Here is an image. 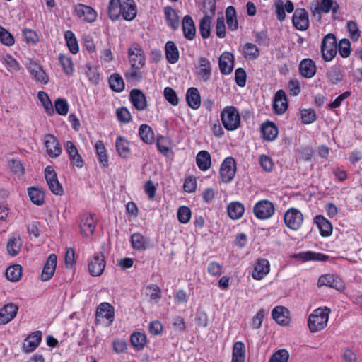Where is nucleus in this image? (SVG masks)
Masks as SVG:
<instances>
[{"mask_svg": "<svg viewBox=\"0 0 362 362\" xmlns=\"http://www.w3.org/2000/svg\"><path fill=\"white\" fill-rule=\"evenodd\" d=\"M330 312V309L327 307L315 309L308 317V325L310 331L317 332L325 329L327 325Z\"/></svg>", "mask_w": 362, "mask_h": 362, "instance_id": "f257e3e1", "label": "nucleus"}, {"mask_svg": "<svg viewBox=\"0 0 362 362\" xmlns=\"http://www.w3.org/2000/svg\"><path fill=\"white\" fill-rule=\"evenodd\" d=\"M312 16L317 21L322 19V13H328L332 11L334 16L339 11V4L334 0H320V1L312 2L309 7Z\"/></svg>", "mask_w": 362, "mask_h": 362, "instance_id": "f03ea898", "label": "nucleus"}, {"mask_svg": "<svg viewBox=\"0 0 362 362\" xmlns=\"http://www.w3.org/2000/svg\"><path fill=\"white\" fill-rule=\"evenodd\" d=\"M221 121L223 127L228 131L238 129L240 124V117L237 109L233 106L226 107L221 112Z\"/></svg>", "mask_w": 362, "mask_h": 362, "instance_id": "7ed1b4c3", "label": "nucleus"}, {"mask_svg": "<svg viewBox=\"0 0 362 362\" xmlns=\"http://www.w3.org/2000/svg\"><path fill=\"white\" fill-rule=\"evenodd\" d=\"M321 52L325 61L329 62L337 54V40L335 36L327 34L322 41Z\"/></svg>", "mask_w": 362, "mask_h": 362, "instance_id": "20e7f679", "label": "nucleus"}, {"mask_svg": "<svg viewBox=\"0 0 362 362\" xmlns=\"http://www.w3.org/2000/svg\"><path fill=\"white\" fill-rule=\"evenodd\" d=\"M106 262L103 252H99L93 255L88 262V271L93 276H100L104 272Z\"/></svg>", "mask_w": 362, "mask_h": 362, "instance_id": "39448f33", "label": "nucleus"}, {"mask_svg": "<svg viewBox=\"0 0 362 362\" xmlns=\"http://www.w3.org/2000/svg\"><path fill=\"white\" fill-rule=\"evenodd\" d=\"M303 216L297 209L291 208L284 214V222L288 228L291 230H298L302 225Z\"/></svg>", "mask_w": 362, "mask_h": 362, "instance_id": "423d86ee", "label": "nucleus"}, {"mask_svg": "<svg viewBox=\"0 0 362 362\" xmlns=\"http://www.w3.org/2000/svg\"><path fill=\"white\" fill-rule=\"evenodd\" d=\"M292 22L293 26L298 30L305 31L308 29L309 15L305 8H298L294 11Z\"/></svg>", "mask_w": 362, "mask_h": 362, "instance_id": "0eeeda50", "label": "nucleus"}, {"mask_svg": "<svg viewBox=\"0 0 362 362\" xmlns=\"http://www.w3.org/2000/svg\"><path fill=\"white\" fill-rule=\"evenodd\" d=\"M115 317L114 307L108 303H102L97 308L95 314V323L100 324L101 319L107 320V325H110Z\"/></svg>", "mask_w": 362, "mask_h": 362, "instance_id": "6e6552de", "label": "nucleus"}, {"mask_svg": "<svg viewBox=\"0 0 362 362\" xmlns=\"http://www.w3.org/2000/svg\"><path fill=\"white\" fill-rule=\"evenodd\" d=\"M253 211L257 218L267 219L273 215L274 206L271 202L262 200L255 205Z\"/></svg>", "mask_w": 362, "mask_h": 362, "instance_id": "1a4fd4ad", "label": "nucleus"}, {"mask_svg": "<svg viewBox=\"0 0 362 362\" xmlns=\"http://www.w3.org/2000/svg\"><path fill=\"white\" fill-rule=\"evenodd\" d=\"M236 171V163L231 157L226 158L221 164L220 175L223 182H228L233 180Z\"/></svg>", "mask_w": 362, "mask_h": 362, "instance_id": "9d476101", "label": "nucleus"}, {"mask_svg": "<svg viewBox=\"0 0 362 362\" xmlns=\"http://www.w3.org/2000/svg\"><path fill=\"white\" fill-rule=\"evenodd\" d=\"M129 59L132 67L141 69L145 65V57L143 50L137 45L132 46L128 51Z\"/></svg>", "mask_w": 362, "mask_h": 362, "instance_id": "9b49d317", "label": "nucleus"}, {"mask_svg": "<svg viewBox=\"0 0 362 362\" xmlns=\"http://www.w3.org/2000/svg\"><path fill=\"white\" fill-rule=\"evenodd\" d=\"M74 13L81 20L92 23L96 20V11L89 6L78 4L75 6Z\"/></svg>", "mask_w": 362, "mask_h": 362, "instance_id": "f8f14e48", "label": "nucleus"}, {"mask_svg": "<svg viewBox=\"0 0 362 362\" xmlns=\"http://www.w3.org/2000/svg\"><path fill=\"white\" fill-rule=\"evenodd\" d=\"M47 184L53 194L56 195L64 194L63 187L59 183L56 173L49 166H47Z\"/></svg>", "mask_w": 362, "mask_h": 362, "instance_id": "ddd939ff", "label": "nucleus"}, {"mask_svg": "<svg viewBox=\"0 0 362 362\" xmlns=\"http://www.w3.org/2000/svg\"><path fill=\"white\" fill-rule=\"evenodd\" d=\"M65 149L69 155L71 164L79 168H82L84 163L83 160L75 144L72 141H68L65 144Z\"/></svg>", "mask_w": 362, "mask_h": 362, "instance_id": "4468645a", "label": "nucleus"}, {"mask_svg": "<svg viewBox=\"0 0 362 362\" xmlns=\"http://www.w3.org/2000/svg\"><path fill=\"white\" fill-rule=\"evenodd\" d=\"M79 226L81 235L89 237L93 235L95 229L96 221L91 214H84L81 217Z\"/></svg>", "mask_w": 362, "mask_h": 362, "instance_id": "2eb2a0df", "label": "nucleus"}, {"mask_svg": "<svg viewBox=\"0 0 362 362\" xmlns=\"http://www.w3.org/2000/svg\"><path fill=\"white\" fill-rule=\"evenodd\" d=\"M42 334L40 331H36L29 334L23 341V350L26 353L34 351L42 340Z\"/></svg>", "mask_w": 362, "mask_h": 362, "instance_id": "dca6fc26", "label": "nucleus"}, {"mask_svg": "<svg viewBox=\"0 0 362 362\" xmlns=\"http://www.w3.org/2000/svg\"><path fill=\"white\" fill-rule=\"evenodd\" d=\"M317 286L319 287L325 286L338 291L344 288V285L340 278L329 274L321 276L318 279Z\"/></svg>", "mask_w": 362, "mask_h": 362, "instance_id": "f3484780", "label": "nucleus"}, {"mask_svg": "<svg viewBox=\"0 0 362 362\" xmlns=\"http://www.w3.org/2000/svg\"><path fill=\"white\" fill-rule=\"evenodd\" d=\"M219 68L223 74H229L231 73L234 65V57L233 54L228 52H223L219 57Z\"/></svg>", "mask_w": 362, "mask_h": 362, "instance_id": "a211bd4d", "label": "nucleus"}, {"mask_svg": "<svg viewBox=\"0 0 362 362\" xmlns=\"http://www.w3.org/2000/svg\"><path fill=\"white\" fill-rule=\"evenodd\" d=\"M18 310V307L13 303L5 305L0 310V324L5 325L11 321L16 315Z\"/></svg>", "mask_w": 362, "mask_h": 362, "instance_id": "6ab92c4d", "label": "nucleus"}, {"mask_svg": "<svg viewBox=\"0 0 362 362\" xmlns=\"http://www.w3.org/2000/svg\"><path fill=\"white\" fill-rule=\"evenodd\" d=\"M269 270L270 265L269 261L266 259H259L255 264L252 276L255 279L260 280L269 272Z\"/></svg>", "mask_w": 362, "mask_h": 362, "instance_id": "aec40b11", "label": "nucleus"}, {"mask_svg": "<svg viewBox=\"0 0 362 362\" xmlns=\"http://www.w3.org/2000/svg\"><path fill=\"white\" fill-rule=\"evenodd\" d=\"M288 108L286 95L283 90H279L274 96L273 109L276 114H283Z\"/></svg>", "mask_w": 362, "mask_h": 362, "instance_id": "412c9836", "label": "nucleus"}, {"mask_svg": "<svg viewBox=\"0 0 362 362\" xmlns=\"http://www.w3.org/2000/svg\"><path fill=\"white\" fill-rule=\"evenodd\" d=\"M130 100L134 107L138 110H144L147 107V101L145 95L141 90L133 89L130 92Z\"/></svg>", "mask_w": 362, "mask_h": 362, "instance_id": "4be33fe9", "label": "nucleus"}, {"mask_svg": "<svg viewBox=\"0 0 362 362\" xmlns=\"http://www.w3.org/2000/svg\"><path fill=\"white\" fill-rule=\"evenodd\" d=\"M62 152L61 144L52 134H47V153L52 158L59 157Z\"/></svg>", "mask_w": 362, "mask_h": 362, "instance_id": "5701e85b", "label": "nucleus"}, {"mask_svg": "<svg viewBox=\"0 0 362 362\" xmlns=\"http://www.w3.org/2000/svg\"><path fill=\"white\" fill-rule=\"evenodd\" d=\"M182 30L185 38L192 40L196 34V28L192 17L186 15L182 21Z\"/></svg>", "mask_w": 362, "mask_h": 362, "instance_id": "b1692460", "label": "nucleus"}, {"mask_svg": "<svg viewBox=\"0 0 362 362\" xmlns=\"http://www.w3.org/2000/svg\"><path fill=\"white\" fill-rule=\"evenodd\" d=\"M300 74L305 78L313 77L316 72V66L315 62L310 59H303L299 66Z\"/></svg>", "mask_w": 362, "mask_h": 362, "instance_id": "393cba45", "label": "nucleus"}, {"mask_svg": "<svg viewBox=\"0 0 362 362\" xmlns=\"http://www.w3.org/2000/svg\"><path fill=\"white\" fill-rule=\"evenodd\" d=\"M289 311L283 306H276L272 310L273 319L279 325H286L289 322L288 315Z\"/></svg>", "mask_w": 362, "mask_h": 362, "instance_id": "a878e982", "label": "nucleus"}, {"mask_svg": "<svg viewBox=\"0 0 362 362\" xmlns=\"http://www.w3.org/2000/svg\"><path fill=\"white\" fill-rule=\"evenodd\" d=\"M186 100L188 105L192 109L197 110L201 105V97L197 88H189L186 93Z\"/></svg>", "mask_w": 362, "mask_h": 362, "instance_id": "bb28decb", "label": "nucleus"}, {"mask_svg": "<svg viewBox=\"0 0 362 362\" xmlns=\"http://www.w3.org/2000/svg\"><path fill=\"white\" fill-rule=\"evenodd\" d=\"M261 131L263 138L269 141L274 140L278 135V129L272 122H265L262 125Z\"/></svg>", "mask_w": 362, "mask_h": 362, "instance_id": "cd10ccee", "label": "nucleus"}, {"mask_svg": "<svg viewBox=\"0 0 362 362\" xmlns=\"http://www.w3.org/2000/svg\"><path fill=\"white\" fill-rule=\"evenodd\" d=\"M211 74V65L209 61L205 57H201L199 59L198 75L204 81H207Z\"/></svg>", "mask_w": 362, "mask_h": 362, "instance_id": "c85d7f7f", "label": "nucleus"}, {"mask_svg": "<svg viewBox=\"0 0 362 362\" xmlns=\"http://www.w3.org/2000/svg\"><path fill=\"white\" fill-rule=\"evenodd\" d=\"M121 15L126 21H132L136 17V8L132 0H127L122 4Z\"/></svg>", "mask_w": 362, "mask_h": 362, "instance_id": "c756f323", "label": "nucleus"}, {"mask_svg": "<svg viewBox=\"0 0 362 362\" xmlns=\"http://www.w3.org/2000/svg\"><path fill=\"white\" fill-rule=\"evenodd\" d=\"M122 4L120 0H110L107 13L112 21L117 20L122 14Z\"/></svg>", "mask_w": 362, "mask_h": 362, "instance_id": "7c9ffc66", "label": "nucleus"}, {"mask_svg": "<svg viewBox=\"0 0 362 362\" xmlns=\"http://www.w3.org/2000/svg\"><path fill=\"white\" fill-rule=\"evenodd\" d=\"M315 222L319 228L320 234L322 236L327 237L331 235L332 226L331 223L325 219L322 216H317L315 218Z\"/></svg>", "mask_w": 362, "mask_h": 362, "instance_id": "2f4dec72", "label": "nucleus"}, {"mask_svg": "<svg viewBox=\"0 0 362 362\" xmlns=\"http://www.w3.org/2000/svg\"><path fill=\"white\" fill-rule=\"evenodd\" d=\"M196 162L199 168L206 170L211 167V156L206 151H199L196 157Z\"/></svg>", "mask_w": 362, "mask_h": 362, "instance_id": "473e14b6", "label": "nucleus"}, {"mask_svg": "<svg viewBox=\"0 0 362 362\" xmlns=\"http://www.w3.org/2000/svg\"><path fill=\"white\" fill-rule=\"evenodd\" d=\"M116 149L118 154L124 158H127L130 154V148L129 141L122 136H118L116 139Z\"/></svg>", "mask_w": 362, "mask_h": 362, "instance_id": "72a5a7b5", "label": "nucleus"}, {"mask_svg": "<svg viewBox=\"0 0 362 362\" xmlns=\"http://www.w3.org/2000/svg\"><path fill=\"white\" fill-rule=\"evenodd\" d=\"M244 211V206L238 202H231L228 206V216L234 220L240 218L243 215Z\"/></svg>", "mask_w": 362, "mask_h": 362, "instance_id": "f704fd0d", "label": "nucleus"}, {"mask_svg": "<svg viewBox=\"0 0 362 362\" xmlns=\"http://www.w3.org/2000/svg\"><path fill=\"white\" fill-rule=\"evenodd\" d=\"M245 360V344L241 341H237L233 347V358L231 362H244Z\"/></svg>", "mask_w": 362, "mask_h": 362, "instance_id": "c9c22d12", "label": "nucleus"}, {"mask_svg": "<svg viewBox=\"0 0 362 362\" xmlns=\"http://www.w3.org/2000/svg\"><path fill=\"white\" fill-rule=\"evenodd\" d=\"M165 56L168 62L170 64H175L179 59L177 48L172 41H168L165 45Z\"/></svg>", "mask_w": 362, "mask_h": 362, "instance_id": "e433bc0d", "label": "nucleus"}, {"mask_svg": "<svg viewBox=\"0 0 362 362\" xmlns=\"http://www.w3.org/2000/svg\"><path fill=\"white\" fill-rule=\"evenodd\" d=\"M21 240L19 236L13 235L11 237L7 243V251L11 256H16L18 254L21 248Z\"/></svg>", "mask_w": 362, "mask_h": 362, "instance_id": "4c0bfd02", "label": "nucleus"}, {"mask_svg": "<svg viewBox=\"0 0 362 362\" xmlns=\"http://www.w3.org/2000/svg\"><path fill=\"white\" fill-rule=\"evenodd\" d=\"M165 16L168 25L174 30L179 27V18L177 12L172 7L165 8Z\"/></svg>", "mask_w": 362, "mask_h": 362, "instance_id": "58836bf2", "label": "nucleus"}, {"mask_svg": "<svg viewBox=\"0 0 362 362\" xmlns=\"http://www.w3.org/2000/svg\"><path fill=\"white\" fill-rule=\"evenodd\" d=\"M139 134L142 141L146 144H153L154 141V133L151 127L147 124H141Z\"/></svg>", "mask_w": 362, "mask_h": 362, "instance_id": "ea45409f", "label": "nucleus"}, {"mask_svg": "<svg viewBox=\"0 0 362 362\" xmlns=\"http://www.w3.org/2000/svg\"><path fill=\"white\" fill-rule=\"evenodd\" d=\"M244 57L250 60H255L259 56V49L255 45L247 42L243 48Z\"/></svg>", "mask_w": 362, "mask_h": 362, "instance_id": "a19ab883", "label": "nucleus"}, {"mask_svg": "<svg viewBox=\"0 0 362 362\" xmlns=\"http://www.w3.org/2000/svg\"><path fill=\"white\" fill-rule=\"evenodd\" d=\"M22 276V267L19 264L10 266L6 270V276L11 281H18Z\"/></svg>", "mask_w": 362, "mask_h": 362, "instance_id": "79ce46f5", "label": "nucleus"}, {"mask_svg": "<svg viewBox=\"0 0 362 362\" xmlns=\"http://www.w3.org/2000/svg\"><path fill=\"white\" fill-rule=\"evenodd\" d=\"M31 202L36 205H42L44 203L45 194L42 190L37 187H30L28 189Z\"/></svg>", "mask_w": 362, "mask_h": 362, "instance_id": "37998d69", "label": "nucleus"}, {"mask_svg": "<svg viewBox=\"0 0 362 362\" xmlns=\"http://www.w3.org/2000/svg\"><path fill=\"white\" fill-rule=\"evenodd\" d=\"M95 148L100 163L104 167H107L108 165V158L106 152V148L103 141H98L95 144Z\"/></svg>", "mask_w": 362, "mask_h": 362, "instance_id": "c03bdc74", "label": "nucleus"}, {"mask_svg": "<svg viewBox=\"0 0 362 362\" xmlns=\"http://www.w3.org/2000/svg\"><path fill=\"white\" fill-rule=\"evenodd\" d=\"M110 88L115 92H121L124 89V82L118 74H114L109 78Z\"/></svg>", "mask_w": 362, "mask_h": 362, "instance_id": "a18cd8bd", "label": "nucleus"}, {"mask_svg": "<svg viewBox=\"0 0 362 362\" xmlns=\"http://www.w3.org/2000/svg\"><path fill=\"white\" fill-rule=\"evenodd\" d=\"M131 344L137 349H142L146 344V336L144 333L134 332L130 338Z\"/></svg>", "mask_w": 362, "mask_h": 362, "instance_id": "49530a36", "label": "nucleus"}, {"mask_svg": "<svg viewBox=\"0 0 362 362\" xmlns=\"http://www.w3.org/2000/svg\"><path fill=\"white\" fill-rule=\"evenodd\" d=\"M211 17L209 16H204L199 23V31L202 37L204 39H206L210 36V28H211Z\"/></svg>", "mask_w": 362, "mask_h": 362, "instance_id": "de8ad7c7", "label": "nucleus"}, {"mask_svg": "<svg viewBox=\"0 0 362 362\" xmlns=\"http://www.w3.org/2000/svg\"><path fill=\"white\" fill-rule=\"evenodd\" d=\"M65 39L70 52L72 54H76L78 52V45L74 33L71 30L66 31L65 33Z\"/></svg>", "mask_w": 362, "mask_h": 362, "instance_id": "09e8293b", "label": "nucleus"}, {"mask_svg": "<svg viewBox=\"0 0 362 362\" xmlns=\"http://www.w3.org/2000/svg\"><path fill=\"white\" fill-rule=\"evenodd\" d=\"M30 74L35 80L42 82L45 79V71L42 68L35 62H30L28 66Z\"/></svg>", "mask_w": 362, "mask_h": 362, "instance_id": "8fccbe9b", "label": "nucleus"}, {"mask_svg": "<svg viewBox=\"0 0 362 362\" xmlns=\"http://www.w3.org/2000/svg\"><path fill=\"white\" fill-rule=\"evenodd\" d=\"M57 264V257L56 255L51 254L47 259V280L54 275Z\"/></svg>", "mask_w": 362, "mask_h": 362, "instance_id": "3c124183", "label": "nucleus"}, {"mask_svg": "<svg viewBox=\"0 0 362 362\" xmlns=\"http://www.w3.org/2000/svg\"><path fill=\"white\" fill-rule=\"evenodd\" d=\"M0 42L6 46H12L15 40L12 34L2 26H0Z\"/></svg>", "mask_w": 362, "mask_h": 362, "instance_id": "603ef678", "label": "nucleus"}, {"mask_svg": "<svg viewBox=\"0 0 362 362\" xmlns=\"http://www.w3.org/2000/svg\"><path fill=\"white\" fill-rule=\"evenodd\" d=\"M132 247L136 250H145L146 239L140 233H134L131 237Z\"/></svg>", "mask_w": 362, "mask_h": 362, "instance_id": "864d4df0", "label": "nucleus"}, {"mask_svg": "<svg viewBox=\"0 0 362 362\" xmlns=\"http://www.w3.org/2000/svg\"><path fill=\"white\" fill-rule=\"evenodd\" d=\"M146 295L151 301L158 302L161 298V291L158 286L152 284L146 287Z\"/></svg>", "mask_w": 362, "mask_h": 362, "instance_id": "5fc2aeb1", "label": "nucleus"}, {"mask_svg": "<svg viewBox=\"0 0 362 362\" xmlns=\"http://www.w3.org/2000/svg\"><path fill=\"white\" fill-rule=\"evenodd\" d=\"M86 74L91 83L96 84L99 82L100 74L96 67L87 64Z\"/></svg>", "mask_w": 362, "mask_h": 362, "instance_id": "6e6d98bb", "label": "nucleus"}, {"mask_svg": "<svg viewBox=\"0 0 362 362\" xmlns=\"http://www.w3.org/2000/svg\"><path fill=\"white\" fill-rule=\"evenodd\" d=\"M289 359V354L286 349L276 351L270 358L269 362H287Z\"/></svg>", "mask_w": 362, "mask_h": 362, "instance_id": "4d7b16f0", "label": "nucleus"}, {"mask_svg": "<svg viewBox=\"0 0 362 362\" xmlns=\"http://www.w3.org/2000/svg\"><path fill=\"white\" fill-rule=\"evenodd\" d=\"M54 108L59 115H66L69 111V105L65 99L57 98L54 101Z\"/></svg>", "mask_w": 362, "mask_h": 362, "instance_id": "13d9d810", "label": "nucleus"}, {"mask_svg": "<svg viewBox=\"0 0 362 362\" xmlns=\"http://www.w3.org/2000/svg\"><path fill=\"white\" fill-rule=\"evenodd\" d=\"M177 218L180 223H187L191 218V211L189 207L182 206L178 209Z\"/></svg>", "mask_w": 362, "mask_h": 362, "instance_id": "bf43d9fd", "label": "nucleus"}, {"mask_svg": "<svg viewBox=\"0 0 362 362\" xmlns=\"http://www.w3.org/2000/svg\"><path fill=\"white\" fill-rule=\"evenodd\" d=\"M327 76L329 81L333 83L336 84L342 80V74L337 67L331 68L327 73Z\"/></svg>", "mask_w": 362, "mask_h": 362, "instance_id": "052dcab7", "label": "nucleus"}, {"mask_svg": "<svg viewBox=\"0 0 362 362\" xmlns=\"http://www.w3.org/2000/svg\"><path fill=\"white\" fill-rule=\"evenodd\" d=\"M163 95L166 100L170 103L172 105H177L179 103V100L176 92L170 87H166L164 89Z\"/></svg>", "mask_w": 362, "mask_h": 362, "instance_id": "680f3d73", "label": "nucleus"}, {"mask_svg": "<svg viewBox=\"0 0 362 362\" xmlns=\"http://www.w3.org/2000/svg\"><path fill=\"white\" fill-rule=\"evenodd\" d=\"M59 60L65 73L67 74H72L74 69L71 58L64 54H60L59 56Z\"/></svg>", "mask_w": 362, "mask_h": 362, "instance_id": "e2e57ef3", "label": "nucleus"}, {"mask_svg": "<svg viewBox=\"0 0 362 362\" xmlns=\"http://www.w3.org/2000/svg\"><path fill=\"white\" fill-rule=\"evenodd\" d=\"M302 122L305 124H311L316 119V114L313 110L308 109L301 111Z\"/></svg>", "mask_w": 362, "mask_h": 362, "instance_id": "0e129e2a", "label": "nucleus"}, {"mask_svg": "<svg viewBox=\"0 0 362 362\" xmlns=\"http://www.w3.org/2000/svg\"><path fill=\"white\" fill-rule=\"evenodd\" d=\"M339 54L346 58L350 54V42L347 39H342L339 43Z\"/></svg>", "mask_w": 362, "mask_h": 362, "instance_id": "69168bd1", "label": "nucleus"}, {"mask_svg": "<svg viewBox=\"0 0 362 362\" xmlns=\"http://www.w3.org/2000/svg\"><path fill=\"white\" fill-rule=\"evenodd\" d=\"M265 316V310L260 309L256 315L252 317L251 326L255 329H258L261 327L263 319Z\"/></svg>", "mask_w": 362, "mask_h": 362, "instance_id": "338daca9", "label": "nucleus"}, {"mask_svg": "<svg viewBox=\"0 0 362 362\" xmlns=\"http://www.w3.org/2000/svg\"><path fill=\"white\" fill-rule=\"evenodd\" d=\"M216 34L217 37L223 38L226 36V25L223 16H218L216 25Z\"/></svg>", "mask_w": 362, "mask_h": 362, "instance_id": "774afa93", "label": "nucleus"}]
</instances>
